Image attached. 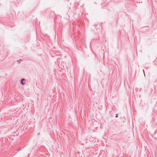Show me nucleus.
I'll return each instance as SVG.
<instances>
[{"label":"nucleus","instance_id":"nucleus-1","mask_svg":"<svg viewBox=\"0 0 157 157\" xmlns=\"http://www.w3.org/2000/svg\"><path fill=\"white\" fill-rule=\"evenodd\" d=\"M25 80L24 78H22L20 80V83L22 85H24V83L23 82V81Z\"/></svg>","mask_w":157,"mask_h":157},{"label":"nucleus","instance_id":"nucleus-2","mask_svg":"<svg viewBox=\"0 0 157 157\" xmlns=\"http://www.w3.org/2000/svg\"><path fill=\"white\" fill-rule=\"evenodd\" d=\"M118 114H116V116H115V117H118Z\"/></svg>","mask_w":157,"mask_h":157},{"label":"nucleus","instance_id":"nucleus-3","mask_svg":"<svg viewBox=\"0 0 157 157\" xmlns=\"http://www.w3.org/2000/svg\"><path fill=\"white\" fill-rule=\"evenodd\" d=\"M96 25H97L96 24H95V25H94V26H96Z\"/></svg>","mask_w":157,"mask_h":157},{"label":"nucleus","instance_id":"nucleus-4","mask_svg":"<svg viewBox=\"0 0 157 157\" xmlns=\"http://www.w3.org/2000/svg\"><path fill=\"white\" fill-rule=\"evenodd\" d=\"M38 135H39V133H38Z\"/></svg>","mask_w":157,"mask_h":157},{"label":"nucleus","instance_id":"nucleus-5","mask_svg":"<svg viewBox=\"0 0 157 157\" xmlns=\"http://www.w3.org/2000/svg\"><path fill=\"white\" fill-rule=\"evenodd\" d=\"M20 63V61H19V63Z\"/></svg>","mask_w":157,"mask_h":157}]
</instances>
